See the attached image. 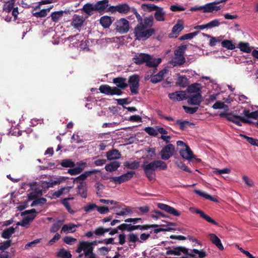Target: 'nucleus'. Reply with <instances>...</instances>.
Instances as JSON below:
<instances>
[{"label":"nucleus","instance_id":"f257e3e1","mask_svg":"<svg viewBox=\"0 0 258 258\" xmlns=\"http://www.w3.org/2000/svg\"><path fill=\"white\" fill-rule=\"evenodd\" d=\"M144 171L150 180L154 179L156 169L165 170L166 164L161 160H155L150 163L144 162L142 165Z\"/></svg>","mask_w":258,"mask_h":258},{"label":"nucleus","instance_id":"f03ea898","mask_svg":"<svg viewBox=\"0 0 258 258\" xmlns=\"http://www.w3.org/2000/svg\"><path fill=\"white\" fill-rule=\"evenodd\" d=\"M174 255L195 258H197V256L198 255V258H204L206 256L207 254L203 249H194L188 252L187 249L184 247H177L174 248Z\"/></svg>","mask_w":258,"mask_h":258},{"label":"nucleus","instance_id":"7ed1b4c3","mask_svg":"<svg viewBox=\"0 0 258 258\" xmlns=\"http://www.w3.org/2000/svg\"><path fill=\"white\" fill-rule=\"evenodd\" d=\"M155 30L152 28H148L144 26L143 22L140 23L135 28V34L138 40H146L152 36Z\"/></svg>","mask_w":258,"mask_h":258},{"label":"nucleus","instance_id":"20e7f679","mask_svg":"<svg viewBox=\"0 0 258 258\" xmlns=\"http://www.w3.org/2000/svg\"><path fill=\"white\" fill-rule=\"evenodd\" d=\"M96 243V241L89 242L87 241H80L76 249V252L79 253V258H81L84 255H88L93 252V245Z\"/></svg>","mask_w":258,"mask_h":258},{"label":"nucleus","instance_id":"39448f33","mask_svg":"<svg viewBox=\"0 0 258 258\" xmlns=\"http://www.w3.org/2000/svg\"><path fill=\"white\" fill-rule=\"evenodd\" d=\"M3 11L6 13H10L12 11V15L15 19L19 14L17 7H15V0H4Z\"/></svg>","mask_w":258,"mask_h":258},{"label":"nucleus","instance_id":"423d86ee","mask_svg":"<svg viewBox=\"0 0 258 258\" xmlns=\"http://www.w3.org/2000/svg\"><path fill=\"white\" fill-rule=\"evenodd\" d=\"M115 30L120 34L127 33L130 29L129 22L124 18H121L115 23Z\"/></svg>","mask_w":258,"mask_h":258},{"label":"nucleus","instance_id":"0eeeda50","mask_svg":"<svg viewBox=\"0 0 258 258\" xmlns=\"http://www.w3.org/2000/svg\"><path fill=\"white\" fill-rule=\"evenodd\" d=\"M228 120L233 123L241 126L242 123L248 122V120L241 115H238L236 112H230V115L228 116Z\"/></svg>","mask_w":258,"mask_h":258},{"label":"nucleus","instance_id":"6e6552de","mask_svg":"<svg viewBox=\"0 0 258 258\" xmlns=\"http://www.w3.org/2000/svg\"><path fill=\"white\" fill-rule=\"evenodd\" d=\"M139 76L137 75H134L130 77L128 84L130 90L132 94H137L138 93L139 87Z\"/></svg>","mask_w":258,"mask_h":258},{"label":"nucleus","instance_id":"1a4fd4ad","mask_svg":"<svg viewBox=\"0 0 258 258\" xmlns=\"http://www.w3.org/2000/svg\"><path fill=\"white\" fill-rule=\"evenodd\" d=\"M135 172L130 171L127 172L119 176L113 177L110 178V181L114 182L115 184H120L130 180L134 175Z\"/></svg>","mask_w":258,"mask_h":258},{"label":"nucleus","instance_id":"9d476101","mask_svg":"<svg viewBox=\"0 0 258 258\" xmlns=\"http://www.w3.org/2000/svg\"><path fill=\"white\" fill-rule=\"evenodd\" d=\"M174 147L172 144H168L164 147L160 152L161 157L163 160H168L172 156L174 152Z\"/></svg>","mask_w":258,"mask_h":258},{"label":"nucleus","instance_id":"9b49d317","mask_svg":"<svg viewBox=\"0 0 258 258\" xmlns=\"http://www.w3.org/2000/svg\"><path fill=\"white\" fill-rule=\"evenodd\" d=\"M99 90L101 93L107 94V95H119L121 93V91L120 89L117 87H111L108 85H102L99 87Z\"/></svg>","mask_w":258,"mask_h":258},{"label":"nucleus","instance_id":"f8f14e48","mask_svg":"<svg viewBox=\"0 0 258 258\" xmlns=\"http://www.w3.org/2000/svg\"><path fill=\"white\" fill-rule=\"evenodd\" d=\"M169 98L173 101H182L187 98V94L185 91H179L168 94Z\"/></svg>","mask_w":258,"mask_h":258},{"label":"nucleus","instance_id":"ddd939ff","mask_svg":"<svg viewBox=\"0 0 258 258\" xmlns=\"http://www.w3.org/2000/svg\"><path fill=\"white\" fill-rule=\"evenodd\" d=\"M179 154L182 158L189 161L195 158L193 153L188 146H184V148H180Z\"/></svg>","mask_w":258,"mask_h":258},{"label":"nucleus","instance_id":"4468645a","mask_svg":"<svg viewBox=\"0 0 258 258\" xmlns=\"http://www.w3.org/2000/svg\"><path fill=\"white\" fill-rule=\"evenodd\" d=\"M186 99L187 103L189 104L197 105V106L200 105L203 100L202 94H201V93L191 95L189 96H187Z\"/></svg>","mask_w":258,"mask_h":258},{"label":"nucleus","instance_id":"2eb2a0df","mask_svg":"<svg viewBox=\"0 0 258 258\" xmlns=\"http://www.w3.org/2000/svg\"><path fill=\"white\" fill-rule=\"evenodd\" d=\"M84 19L83 16L74 15L72 18L71 25L75 29H79L84 22Z\"/></svg>","mask_w":258,"mask_h":258},{"label":"nucleus","instance_id":"dca6fc26","mask_svg":"<svg viewBox=\"0 0 258 258\" xmlns=\"http://www.w3.org/2000/svg\"><path fill=\"white\" fill-rule=\"evenodd\" d=\"M158 207L160 209L164 210L167 213L172 214L175 216H179L180 215V213L178 212L176 209L174 208L164 204L159 203L158 204Z\"/></svg>","mask_w":258,"mask_h":258},{"label":"nucleus","instance_id":"f3484780","mask_svg":"<svg viewBox=\"0 0 258 258\" xmlns=\"http://www.w3.org/2000/svg\"><path fill=\"white\" fill-rule=\"evenodd\" d=\"M221 9L220 6L217 5L216 2L210 3L204 5V13H213Z\"/></svg>","mask_w":258,"mask_h":258},{"label":"nucleus","instance_id":"a211bd4d","mask_svg":"<svg viewBox=\"0 0 258 258\" xmlns=\"http://www.w3.org/2000/svg\"><path fill=\"white\" fill-rule=\"evenodd\" d=\"M149 58V54L143 53H137L133 58L134 62L137 64L146 63L147 59Z\"/></svg>","mask_w":258,"mask_h":258},{"label":"nucleus","instance_id":"6ab92c4d","mask_svg":"<svg viewBox=\"0 0 258 258\" xmlns=\"http://www.w3.org/2000/svg\"><path fill=\"white\" fill-rule=\"evenodd\" d=\"M202 85L199 83H194L188 86L187 91L190 94H198L201 93L202 94L201 89Z\"/></svg>","mask_w":258,"mask_h":258},{"label":"nucleus","instance_id":"aec40b11","mask_svg":"<svg viewBox=\"0 0 258 258\" xmlns=\"http://www.w3.org/2000/svg\"><path fill=\"white\" fill-rule=\"evenodd\" d=\"M154 16L157 21L163 22L165 20L166 13L163 8L159 7L154 13Z\"/></svg>","mask_w":258,"mask_h":258},{"label":"nucleus","instance_id":"412c9836","mask_svg":"<svg viewBox=\"0 0 258 258\" xmlns=\"http://www.w3.org/2000/svg\"><path fill=\"white\" fill-rule=\"evenodd\" d=\"M94 5L96 11L99 12H106V10L108 6V0L98 1Z\"/></svg>","mask_w":258,"mask_h":258},{"label":"nucleus","instance_id":"4be33fe9","mask_svg":"<svg viewBox=\"0 0 258 258\" xmlns=\"http://www.w3.org/2000/svg\"><path fill=\"white\" fill-rule=\"evenodd\" d=\"M208 237L212 243L215 245L220 250H223L224 249V247L220 239L215 234H209Z\"/></svg>","mask_w":258,"mask_h":258},{"label":"nucleus","instance_id":"5701e85b","mask_svg":"<svg viewBox=\"0 0 258 258\" xmlns=\"http://www.w3.org/2000/svg\"><path fill=\"white\" fill-rule=\"evenodd\" d=\"M192 211L198 214H199L200 216H201V217H202L203 219H205L208 222L211 223L215 225H218V223L216 221L214 220L210 216H209L208 215L205 214L202 211L199 210V209H194Z\"/></svg>","mask_w":258,"mask_h":258},{"label":"nucleus","instance_id":"b1692460","mask_svg":"<svg viewBox=\"0 0 258 258\" xmlns=\"http://www.w3.org/2000/svg\"><path fill=\"white\" fill-rule=\"evenodd\" d=\"M77 227H78V226L73 223L65 224L63 225L61 229L60 233H64L66 234L69 233H73L76 231Z\"/></svg>","mask_w":258,"mask_h":258},{"label":"nucleus","instance_id":"393cba45","mask_svg":"<svg viewBox=\"0 0 258 258\" xmlns=\"http://www.w3.org/2000/svg\"><path fill=\"white\" fill-rule=\"evenodd\" d=\"M161 62L160 58H156L149 54V58L147 59L146 66L149 67L156 68Z\"/></svg>","mask_w":258,"mask_h":258},{"label":"nucleus","instance_id":"a878e982","mask_svg":"<svg viewBox=\"0 0 258 258\" xmlns=\"http://www.w3.org/2000/svg\"><path fill=\"white\" fill-rule=\"evenodd\" d=\"M121 154L116 149H112L106 153V157L108 160H116L120 158Z\"/></svg>","mask_w":258,"mask_h":258},{"label":"nucleus","instance_id":"bb28decb","mask_svg":"<svg viewBox=\"0 0 258 258\" xmlns=\"http://www.w3.org/2000/svg\"><path fill=\"white\" fill-rule=\"evenodd\" d=\"M159 7L151 3L143 4L141 5L142 9L146 12L150 13L156 11Z\"/></svg>","mask_w":258,"mask_h":258},{"label":"nucleus","instance_id":"cd10ccee","mask_svg":"<svg viewBox=\"0 0 258 258\" xmlns=\"http://www.w3.org/2000/svg\"><path fill=\"white\" fill-rule=\"evenodd\" d=\"M120 166V163L115 161L106 164L105 166V169L108 172H113L116 171Z\"/></svg>","mask_w":258,"mask_h":258},{"label":"nucleus","instance_id":"c85d7f7f","mask_svg":"<svg viewBox=\"0 0 258 258\" xmlns=\"http://www.w3.org/2000/svg\"><path fill=\"white\" fill-rule=\"evenodd\" d=\"M155 150L154 148H148L144 150L143 158L145 159L150 160L155 157Z\"/></svg>","mask_w":258,"mask_h":258},{"label":"nucleus","instance_id":"c756f323","mask_svg":"<svg viewBox=\"0 0 258 258\" xmlns=\"http://www.w3.org/2000/svg\"><path fill=\"white\" fill-rule=\"evenodd\" d=\"M112 20L109 16H104L101 17L100 19V23L105 28H108L111 23Z\"/></svg>","mask_w":258,"mask_h":258},{"label":"nucleus","instance_id":"7c9ffc66","mask_svg":"<svg viewBox=\"0 0 258 258\" xmlns=\"http://www.w3.org/2000/svg\"><path fill=\"white\" fill-rule=\"evenodd\" d=\"M185 62V58L184 55H175L170 61V63L174 66L177 65H182Z\"/></svg>","mask_w":258,"mask_h":258},{"label":"nucleus","instance_id":"2f4dec72","mask_svg":"<svg viewBox=\"0 0 258 258\" xmlns=\"http://www.w3.org/2000/svg\"><path fill=\"white\" fill-rule=\"evenodd\" d=\"M113 83L116 85L118 89H123L127 86L126 79L123 78H115L113 79Z\"/></svg>","mask_w":258,"mask_h":258},{"label":"nucleus","instance_id":"473e14b6","mask_svg":"<svg viewBox=\"0 0 258 258\" xmlns=\"http://www.w3.org/2000/svg\"><path fill=\"white\" fill-rule=\"evenodd\" d=\"M132 10V8L126 4H119L117 5V10L121 14H127Z\"/></svg>","mask_w":258,"mask_h":258},{"label":"nucleus","instance_id":"72a5a7b5","mask_svg":"<svg viewBox=\"0 0 258 258\" xmlns=\"http://www.w3.org/2000/svg\"><path fill=\"white\" fill-rule=\"evenodd\" d=\"M72 187L71 186H67L61 188L56 191H55L52 194V196L56 198H59L63 194H66L69 192L70 189Z\"/></svg>","mask_w":258,"mask_h":258},{"label":"nucleus","instance_id":"f704fd0d","mask_svg":"<svg viewBox=\"0 0 258 258\" xmlns=\"http://www.w3.org/2000/svg\"><path fill=\"white\" fill-rule=\"evenodd\" d=\"M133 213L131 209L126 207H123L119 208L116 212V214L118 216H126L131 214Z\"/></svg>","mask_w":258,"mask_h":258},{"label":"nucleus","instance_id":"c9c22d12","mask_svg":"<svg viewBox=\"0 0 258 258\" xmlns=\"http://www.w3.org/2000/svg\"><path fill=\"white\" fill-rule=\"evenodd\" d=\"M77 188L79 194H80L82 198H86L87 196L86 184L83 182H80Z\"/></svg>","mask_w":258,"mask_h":258},{"label":"nucleus","instance_id":"e433bc0d","mask_svg":"<svg viewBox=\"0 0 258 258\" xmlns=\"http://www.w3.org/2000/svg\"><path fill=\"white\" fill-rule=\"evenodd\" d=\"M53 7V6H51L50 8L42 9L40 10L39 12H37L35 13H33V15L37 18H42L45 17L48 12L50 11V10Z\"/></svg>","mask_w":258,"mask_h":258},{"label":"nucleus","instance_id":"4c0bfd02","mask_svg":"<svg viewBox=\"0 0 258 258\" xmlns=\"http://www.w3.org/2000/svg\"><path fill=\"white\" fill-rule=\"evenodd\" d=\"M82 10L88 15H91L93 11H96L95 5L90 3L85 5L82 8Z\"/></svg>","mask_w":258,"mask_h":258},{"label":"nucleus","instance_id":"58836bf2","mask_svg":"<svg viewBox=\"0 0 258 258\" xmlns=\"http://www.w3.org/2000/svg\"><path fill=\"white\" fill-rule=\"evenodd\" d=\"M124 166L128 169H136L139 167L140 164L136 161H128L124 163Z\"/></svg>","mask_w":258,"mask_h":258},{"label":"nucleus","instance_id":"ea45409f","mask_svg":"<svg viewBox=\"0 0 258 258\" xmlns=\"http://www.w3.org/2000/svg\"><path fill=\"white\" fill-rule=\"evenodd\" d=\"M57 256L61 258H72L70 252L63 248L58 251Z\"/></svg>","mask_w":258,"mask_h":258},{"label":"nucleus","instance_id":"a19ab883","mask_svg":"<svg viewBox=\"0 0 258 258\" xmlns=\"http://www.w3.org/2000/svg\"><path fill=\"white\" fill-rule=\"evenodd\" d=\"M222 46L228 50H233L235 48V46L232 41L229 40H224L221 42Z\"/></svg>","mask_w":258,"mask_h":258},{"label":"nucleus","instance_id":"79ce46f5","mask_svg":"<svg viewBox=\"0 0 258 258\" xmlns=\"http://www.w3.org/2000/svg\"><path fill=\"white\" fill-rule=\"evenodd\" d=\"M238 48L241 51L246 53H249L251 50L249 44L246 42H240L238 44Z\"/></svg>","mask_w":258,"mask_h":258},{"label":"nucleus","instance_id":"37998d69","mask_svg":"<svg viewBox=\"0 0 258 258\" xmlns=\"http://www.w3.org/2000/svg\"><path fill=\"white\" fill-rule=\"evenodd\" d=\"M15 232V228L11 227L3 231L2 236L4 238H9Z\"/></svg>","mask_w":258,"mask_h":258},{"label":"nucleus","instance_id":"c03bdc74","mask_svg":"<svg viewBox=\"0 0 258 258\" xmlns=\"http://www.w3.org/2000/svg\"><path fill=\"white\" fill-rule=\"evenodd\" d=\"M153 17L152 16H150L146 17L144 19L143 23L145 27L148 28V27H151L153 26Z\"/></svg>","mask_w":258,"mask_h":258},{"label":"nucleus","instance_id":"a18cd8bd","mask_svg":"<svg viewBox=\"0 0 258 258\" xmlns=\"http://www.w3.org/2000/svg\"><path fill=\"white\" fill-rule=\"evenodd\" d=\"M93 172H86L76 178L74 180V182H83L82 181L85 180L88 176H89Z\"/></svg>","mask_w":258,"mask_h":258},{"label":"nucleus","instance_id":"49530a36","mask_svg":"<svg viewBox=\"0 0 258 258\" xmlns=\"http://www.w3.org/2000/svg\"><path fill=\"white\" fill-rule=\"evenodd\" d=\"M63 15L62 11H57L53 12L51 14V19L54 22H57Z\"/></svg>","mask_w":258,"mask_h":258},{"label":"nucleus","instance_id":"de8ad7c7","mask_svg":"<svg viewBox=\"0 0 258 258\" xmlns=\"http://www.w3.org/2000/svg\"><path fill=\"white\" fill-rule=\"evenodd\" d=\"M60 165L64 167H73L75 163L71 159H64L61 161Z\"/></svg>","mask_w":258,"mask_h":258},{"label":"nucleus","instance_id":"09e8293b","mask_svg":"<svg viewBox=\"0 0 258 258\" xmlns=\"http://www.w3.org/2000/svg\"><path fill=\"white\" fill-rule=\"evenodd\" d=\"M177 83L180 86L185 87L188 84V80L185 77L180 76L177 79Z\"/></svg>","mask_w":258,"mask_h":258},{"label":"nucleus","instance_id":"8fccbe9b","mask_svg":"<svg viewBox=\"0 0 258 258\" xmlns=\"http://www.w3.org/2000/svg\"><path fill=\"white\" fill-rule=\"evenodd\" d=\"M231 172V170L229 168H226L223 169H219L218 168H214L213 172L214 174L217 175H221L223 174H229Z\"/></svg>","mask_w":258,"mask_h":258},{"label":"nucleus","instance_id":"3c124183","mask_svg":"<svg viewBox=\"0 0 258 258\" xmlns=\"http://www.w3.org/2000/svg\"><path fill=\"white\" fill-rule=\"evenodd\" d=\"M224 36H220L219 37H212L210 39L209 45L211 46H214L216 45V43L220 42L223 39Z\"/></svg>","mask_w":258,"mask_h":258},{"label":"nucleus","instance_id":"603ef678","mask_svg":"<svg viewBox=\"0 0 258 258\" xmlns=\"http://www.w3.org/2000/svg\"><path fill=\"white\" fill-rule=\"evenodd\" d=\"M62 222V221L59 220L57 222L53 224L50 229V232L55 233L57 232L61 227Z\"/></svg>","mask_w":258,"mask_h":258},{"label":"nucleus","instance_id":"864d4df0","mask_svg":"<svg viewBox=\"0 0 258 258\" xmlns=\"http://www.w3.org/2000/svg\"><path fill=\"white\" fill-rule=\"evenodd\" d=\"M212 107L215 109H224L226 110L228 108L227 105H225L223 102L221 101H217L213 104Z\"/></svg>","mask_w":258,"mask_h":258},{"label":"nucleus","instance_id":"5fc2aeb1","mask_svg":"<svg viewBox=\"0 0 258 258\" xmlns=\"http://www.w3.org/2000/svg\"><path fill=\"white\" fill-rule=\"evenodd\" d=\"M97 207V206L96 204L93 203H90L87 205L85 206L83 208V209L86 212H90L96 209Z\"/></svg>","mask_w":258,"mask_h":258},{"label":"nucleus","instance_id":"6e6d98bb","mask_svg":"<svg viewBox=\"0 0 258 258\" xmlns=\"http://www.w3.org/2000/svg\"><path fill=\"white\" fill-rule=\"evenodd\" d=\"M23 214L24 215H28V216L25 217V218L27 220H29V219L30 218H31L32 216H34V219L35 218V217L36 216V211H35V210L34 209H31L30 210L25 211V212H24Z\"/></svg>","mask_w":258,"mask_h":258},{"label":"nucleus","instance_id":"4d7b16f0","mask_svg":"<svg viewBox=\"0 0 258 258\" xmlns=\"http://www.w3.org/2000/svg\"><path fill=\"white\" fill-rule=\"evenodd\" d=\"M83 170V168L81 167H76L68 170V173L72 175H75L79 174Z\"/></svg>","mask_w":258,"mask_h":258},{"label":"nucleus","instance_id":"13d9d810","mask_svg":"<svg viewBox=\"0 0 258 258\" xmlns=\"http://www.w3.org/2000/svg\"><path fill=\"white\" fill-rule=\"evenodd\" d=\"M220 24V22L218 19H214L206 24L207 28H212L214 27H218Z\"/></svg>","mask_w":258,"mask_h":258},{"label":"nucleus","instance_id":"bf43d9fd","mask_svg":"<svg viewBox=\"0 0 258 258\" xmlns=\"http://www.w3.org/2000/svg\"><path fill=\"white\" fill-rule=\"evenodd\" d=\"M244 138H245L247 142L253 146H256L258 147V140L254 138L247 137L245 135H241Z\"/></svg>","mask_w":258,"mask_h":258},{"label":"nucleus","instance_id":"052dcab7","mask_svg":"<svg viewBox=\"0 0 258 258\" xmlns=\"http://www.w3.org/2000/svg\"><path fill=\"white\" fill-rule=\"evenodd\" d=\"M46 202L45 198H41L34 200L31 204V207H33L38 205H43Z\"/></svg>","mask_w":258,"mask_h":258},{"label":"nucleus","instance_id":"680f3d73","mask_svg":"<svg viewBox=\"0 0 258 258\" xmlns=\"http://www.w3.org/2000/svg\"><path fill=\"white\" fill-rule=\"evenodd\" d=\"M186 49V46L182 45L178 47L174 51V55H184V53Z\"/></svg>","mask_w":258,"mask_h":258},{"label":"nucleus","instance_id":"e2e57ef3","mask_svg":"<svg viewBox=\"0 0 258 258\" xmlns=\"http://www.w3.org/2000/svg\"><path fill=\"white\" fill-rule=\"evenodd\" d=\"M63 241L67 244L72 245L77 241V239L70 236H67L63 238Z\"/></svg>","mask_w":258,"mask_h":258},{"label":"nucleus","instance_id":"0e129e2a","mask_svg":"<svg viewBox=\"0 0 258 258\" xmlns=\"http://www.w3.org/2000/svg\"><path fill=\"white\" fill-rule=\"evenodd\" d=\"M183 108L184 109L185 112L189 114H193L195 113L198 109L199 107H188L186 106H183Z\"/></svg>","mask_w":258,"mask_h":258},{"label":"nucleus","instance_id":"69168bd1","mask_svg":"<svg viewBox=\"0 0 258 258\" xmlns=\"http://www.w3.org/2000/svg\"><path fill=\"white\" fill-rule=\"evenodd\" d=\"M11 241L7 240L0 243V250L4 251L11 246Z\"/></svg>","mask_w":258,"mask_h":258},{"label":"nucleus","instance_id":"338daca9","mask_svg":"<svg viewBox=\"0 0 258 258\" xmlns=\"http://www.w3.org/2000/svg\"><path fill=\"white\" fill-rule=\"evenodd\" d=\"M183 26L181 24H176L173 26L172 32L173 34L177 35L183 29Z\"/></svg>","mask_w":258,"mask_h":258},{"label":"nucleus","instance_id":"774afa93","mask_svg":"<svg viewBox=\"0 0 258 258\" xmlns=\"http://www.w3.org/2000/svg\"><path fill=\"white\" fill-rule=\"evenodd\" d=\"M242 179L244 181L245 183L248 187H252L254 185L253 181L251 179H250L248 177H247V176L243 175L242 176Z\"/></svg>","mask_w":258,"mask_h":258}]
</instances>
